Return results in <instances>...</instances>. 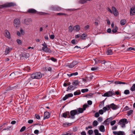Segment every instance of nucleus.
Returning a JSON list of instances; mask_svg holds the SVG:
<instances>
[{"mask_svg": "<svg viewBox=\"0 0 135 135\" xmlns=\"http://www.w3.org/2000/svg\"><path fill=\"white\" fill-rule=\"evenodd\" d=\"M78 73L77 72H76L75 73H71L70 74H68V75L69 76V77H71L72 76H76L78 75Z\"/></svg>", "mask_w": 135, "mask_h": 135, "instance_id": "nucleus-28", "label": "nucleus"}, {"mask_svg": "<svg viewBox=\"0 0 135 135\" xmlns=\"http://www.w3.org/2000/svg\"><path fill=\"white\" fill-rule=\"evenodd\" d=\"M51 9L52 11H60L61 10V8L57 6H52Z\"/></svg>", "mask_w": 135, "mask_h": 135, "instance_id": "nucleus-7", "label": "nucleus"}, {"mask_svg": "<svg viewBox=\"0 0 135 135\" xmlns=\"http://www.w3.org/2000/svg\"><path fill=\"white\" fill-rule=\"evenodd\" d=\"M80 26L78 25H77L74 27V29L75 31H78L80 30Z\"/></svg>", "mask_w": 135, "mask_h": 135, "instance_id": "nucleus-25", "label": "nucleus"}, {"mask_svg": "<svg viewBox=\"0 0 135 135\" xmlns=\"http://www.w3.org/2000/svg\"><path fill=\"white\" fill-rule=\"evenodd\" d=\"M107 53L108 55H110L112 54L113 53L112 50L110 49H108L107 51Z\"/></svg>", "mask_w": 135, "mask_h": 135, "instance_id": "nucleus-26", "label": "nucleus"}, {"mask_svg": "<svg viewBox=\"0 0 135 135\" xmlns=\"http://www.w3.org/2000/svg\"><path fill=\"white\" fill-rule=\"evenodd\" d=\"M110 108V105H106L105 107H104L103 108V109L105 112L106 110H109Z\"/></svg>", "mask_w": 135, "mask_h": 135, "instance_id": "nucleus-21", "label": "nucleus"}, {"mask_svg": "<svg viewBox=\"0 0 135 135\" xmlns=\"http://www.w3.org/2000/svg\"><path fill=\"white\" fill-rule=\"evenodd\" d=\"M124 133L123 132L119 131L118 133V135H124Z\"/></svg>", "mask_w": 135, "mask_h": 135, "instance_id": "nucleus-59", "label": "nucleus"}, {"mask_svg": "<svg viewBox=\"0 0 135 135\" xmlns=\"http://www.w3.org/2000/svg\"><path fill=\"white\" fill-rule=\"evenodd\" d=\"M86 37V35L85 34H83L81 36L80 38L81 39L85 40Z\"/></svg>", "mask_w": 135, "mask_h": 135, "instance_id": "nucleus-30", "label": "nucleus"}, {"mask_svg": "<svg viewBox=\"0 0 135 135\" xmlns=\"http://www.w3.org/2000/svg\"><path fill=\"white\" fill-rule=\"evenodd\" d=\"M113 13L114 14V15L115 16H117L118 15V12L117 11V10L115 11H114L113 12Z\"/></svg>", "mask_w": 135, "mask_h": 135, "instance_id": "nucleus-47", "label": "nucleus"}, {"mask_svg": "<svg viewBox=\"0 0 135 135\" xmlns=\"http://www.w3.org/2000/svg\"><path fill=\"white\" fill-rule=\"evenodd\" d=\"M94 61L95 62V64H97L101 62V61L100 60H98L97 59H93Z\"/></svg>", "mask_w": 135, "mask_h": 135, "instance_id": "nucleus-38", "label": "nucleus"}, {"mask_svg": "<svg viewBox=\"0 0 135 135\" xmlns=\"http://www.w3.org/2000/svg\"><path fill=\"white\" fill-rule=\"evenodd\" d=\"M127 51L135 50V48L130 47L127 49Z\"/></svg>", "mask_w": 135, "mask_h": 135, "instance_id": "nucleus-45", "label": "nucleus"}, {"mask_svg": "<svg viewBox=\"0 0 135 135\" xmlns=\"http://www.w3.org/2000/svg\"><path fill=\"white\" fill-rule=\"evenodd\" d=\"M116 123V121L115 120H113L111 121L110 123V125L111 126H113Z\"/></svg>", "mask_w": 135, "mask_h": 135, "instance_id": "nucleus-51", "label": "nucleus"}, {"mask_svg": "<svg viewBox=\"0 0 135 135\" xmlns=\"http://www.w3.org/2000/svg\"><path fill=\"white\" fill-rule=\"evenodd\" d=\"M114 83L115 84H127V83L124 82H123L119 81H116L114 82Z\"/></svg>", "mask_w": 135, "mask_h": 135, "instance_id": "nucleus-23", "label": "nucleus"}, {"mask_svg": "<svg viewBox=\"0 0 135 135\" xmlns=\"http://www.w3.org/2000/svg\"><path fill=\"white\" fill-rule=\"evenodd\" d=\"M71 43L73 44H77L75 40L74 39H73L71 40Z\"/></svg>", "mask_w": 135, "mask_h": 135, "instance_id": "nucleus-57", "label": "nucleus"}, {"mask_svg": "<svg viewBox=\"0 0 135 135\" xmlns=\"http://www.w3.org/2000/svg\"><path fill=\"white\" fill-rule=\"evenodd\" d=\"M71 125V123H64L63 124V126L64 127H68L69 126H70Z\"/></svg>", "mask_w": 135, "mask_h": 135, "instance_id": "nucleus-41", "label": "nucleus"}, {"mask_svg": "<svg viewBox=\"0 0 135 135\" xmlns=\"http://www.w3.org/2000/svg\"><path fill=\"white\" fill-rule=\"evenodd\" d=\"M88 89H83L81 90V92L82 93H84L88 92Z\"/></svg>", "mask_w": 135, "mask_h": 135, "instance_id": "nucleus-40", "label": "nucleus"}, {"mask_svg": "<svg viewBox=\"0 0 135 135\" xmlns=\"http://www.w3.org/2000/svg\"><path fill=\"white\" fill-rule=\"evenodd\" d=\"M88 133L89 135H91L93 134V132L92 130H89L88 131Z\"/></svg>", "mask_w": 135, "mask_h": 135, "instance_id": "nucleus-50", "label": "nucleus"}, {"mask_svg": "<svg viewBox=\"0 0 135 135\" xmlns=\"http://www.w3.org/2000/svg\"><path fill=\"white\" fill-rule=\"evenodd\" d=\"M130 15L132 16L135 15V6L132 7L130 9Z\"/></svg>", "mask_w": 135, "mask_h": 135, "instance_id": "nucleus-11", "label": "nucleus"}, {"mask_svg": "<svg viewBox=\"0 0 135 135\" xmlns=\"http://www.w3.org/2000/svg\"><path fill=\"white\" fill-rule=\"evenodd\" d=\"M50 116L49 113V112H45L44 114V119L49 118Z\"/></svg>", "mask_w": 135, "mask_h": 135, "instance_id": "nucleus-15", "label": "nucleus"}, {"mask_svg": "<svg viewBox=\"0 0 135 135\" xmlns=\"http://www.w3.org/2000/svg\"><path fill=\"white\" fill-rule=\"evenodd\" d=\"M74 30V27H73L71 25L69 26L68 28L69 32H72Z\"/></svg>", "mask_w": 135, "mask_h": 135, "instance_id": "nucleus-31", "label": "nucleus"}, {"mask_svg": "<svg viewBox=\"0 0 135 135\" xmlns=\"http://www.w3.org/2000/svg\"><path fill=\"white\" fill-rule=\"evenodd\" d=\"M27 12L30 13H37V11L35 9L33 8L29 9L28 11Z\"/></svg>", "mask_w": 135, "mask_h": 135, "instance_id": "nucleus-16", "label": "nucleus"}, {"mask_svg": "<svg viewBox=\"0 0 135 135\" xmlns=\"http://www.w3.org/2000/svg\"><path fill=\"white\" fill-rule=\"evenodd\" d=\"M30 68L29 67L27 66L25 68L23 69L24 70H30Z\"/></svg>", "mask_w": 135, "mask_h": 135, "instance_id": "nucleus-52", "label": "nucleus"}, {"mask_svg": "<svg viewBox=\"0 0 135 135\" xmlns=\"http://www.w3.org/2000/svg\"><path fill=\"white\" fill-rule=\"evenodd\" d=\"M98 120L99 122H101L102 121V117H100L98 118Z\"/></svg>", "mask_w": 135, "mask_h": 135, "instance_id": "nucleus-58", "label": "nucleus"}, {"mask_svg": "<svg viewBox=\"0 0 135 135\" xmlns=\"http://www.w3.org/2000/svg\"><path fill=\"white\" fill-rule=\"evenodd\" d=\"M118 30V28L117 26H115V28L114 29L112 30V32L113 33H115L117 32Z\"/></svg>", "mask_w": 135, "mask_h": 135, "instance_id": "nucleus-39", "label": "nucleus"}, {"mask_svg": "<svg viewBox=\"0 0 135 135\" xmlns=\"http://www.w3.org/2000/svg\"><path fill=\"white\" fill-rule=\"evenodd\" d=\"M32 78L31 77H31L29 78L27 80V84H28L30 82V81L32 80Z\"/></svg>", "mask_w": 135, "mask_h": 135, "instance_id": "nucleus-61", "label": "nucleus"}, {"mask_svg": "<svg viewBox=\"0 0 135 135\" xmlns=\"http://www.w3.org/2000/svg\"><path fill=\"white\" fill-rule=\"evenodd\" d=\"M57 15L59 16H61V15H65V14L64 13H57L56 14Z\"/></svg>", "mask_w": 135, "mask_h": 135, "instance_id": "nucleus-56", "label": "nucleus"}, {"mask_svg": "<svg viewBox=\"0 0 135 135\" xmlns=\"http://www.w3.org/2000/svg\"><path fill=\"white\" fill-rule=\"evenodd\" d=\"M69 112L68 111L62 114V117L65 118L69 117Z\"/></svg>", "mask_w": 135, "mask_h": 135, "instance_id": "nucleus-19", "label": "nucleus"}, {"mask_svg": "<svg viewBox=\"0 0 135 135\" xmlns=\"http://www.w3.org/2000/svg\"><path fill=\"white\" fill-rule=\"evenodd\" d=\"M130 90L133 91L135 90V84H133L130 88Z\"/></svg>", "mask_w": 135, "mask_h": 135, "instance_id": "nucleus-32", "label": "nucleus"}, {"mask_svg": "<svg viewBox=\"0 0 135 135\" xmlns=\"http://www.w3.org/2000/svg\"><path fill=\"white\" fill-rule=\"evenodd\" d=\"M45 70L46 71H48L51 72L52 71V68L50 67H49L48 68H45Z\"/></svg>", "mask_w": 135, "mask_h": 135, "instance_id": "nucleus-43", "label": "nucleus"}, {"mask_svg": "<svg viewBox=\"0 0 135 135\" xmlns=\"http://www.w3.org/2000/svg\"><path fill=\"white\" fill-rule=\"evenodd\" d=\"M42 45L43 47L42 48V50L46 52H51V51L50 49L47 47V45L45 42H44V44H42Z\"/></svg>", "mask_w": 135, "mask_h": 135, "instance_id": "nucleus-2", "label": "nucleus"}, {"mask_svg": "<svg viewBox=\"0 0 135 135\" xmlns=\"http://www.w3.org/2000/svg\"><path fill=\"white\" fill-rule=\"evenodd\" d=\"M21 57H24V58H25L27 59L28 58L29 56V54L28 53L26 52H23L21 54Z\"/></svg>", "mask_w": 135, "mask_h": 135, "instance_id": "nucleus-18", "label": "nucleus"}, {"mask_svg": "<svg viewBox=\"0 0 135 135\" xmlns=\"http://www.w3.org/2000/svg\"><path fill=\"white\" fill-rule=\"evenodd\" d=\"M73 94L72 93H69L66 95L65 96L63 97V99L64 101L66 100L68 98L72 97H73Z\"/></svg>", "mask_w": 135, "mask_h": 135, "instance_id": "nucleus-13", "label": "nucleus"}, {"mask_svg": "<svg viewBox=\"0 0 135 135\" xmlns=\"http://www.w3.org/2000/svg\"><path fill=\"white\" fill-rule=\"evenodd\" d=\"M15 4L14 3H8L5 4L4 5L0 6V9L5 7H10L14 6H15Z\"/></svg>", "mask_w": 135, "mask_h": 135, "instance_id": "nucleus-5", "label": "nucleus"}, {"mask_svg": "<svg viewBox=\"0 0 135 135\" xmlns=\"http://www.w3.org/2000/svg\"><path fill=\"white\" fill-rule=\"evenodd\" d=\"M26 127L25 126H24L20 130V132H21L23 131L26 129Z\"/></svg>", "mask_w": 135, "mask_h": 135, "instance_id": "nucleus-48", "label": "nucleus"}, {"mask_svg": "<svg viewBox=\"0 0 135 135\" xmlns=\"http://www.w3.org/2000/svg\"><path fill=\"white\" fill-rule=\"evenodd\" d=\"M20 21L19 19H15L14 21V26L16 27H18L20 25Z\"/></svg>", "mask_w": 135, "mask_h": 135, "instance_id": "nucleus-8", "label": "nucleus"}, {"mask_svg": "<svg viewBox=\"0 0 135 135\" xmlns=\"http://www.w3.org/2000/svg\"><path fill=\"white\" fill-rule=\"evenodd\" d=\"M12 47H7L5 51V54H7L9 53L10 51L12 50Z\"/></svg>", "mask_w": 135, "mask_h": 135, "instance_id": "nucleus-17", "label": "nucleus"}, {"mask_svg": "<svg viewBox=\"0 0 135 135\" xmlns=\"http://www.w3.org/2000/svg\"><path fill=\"white\" fill-rule=\"evenodd\" d=\"M99 129L102 132H104L105 131L104 126L103 125H101Z\"/></svg>", "mask_w": 135, "mask_h": 135, "instance_id": "nucleus-27", "label": "nucleus"}, {"mask_svg": "<svg viewBox=\"0 0 135 135\" xmlns=\"http://www.w3.org/2000/svg\"><path fill=\"white\" fill-rule=\"evenodd\" d=\"M77 63L78 62L77 61H74L69 65H67V66L69 68H72L74 67Z\"/></svg>", "mask_w": 135, "mask_h": 135, "instance_id": "nucleus-10", "label": "nucleus"}, {"mask_svg": "<svg viewBox=\"0 0 135 135\" xmlns=\"http://www.w3.org/2000/svg\"><path fill=\"white\" fill-rule=\"evenodd\" d=\"M35 117L37 119H40V116L38 115L35 114Z\"/></svg>", "mask_w": 135, "mask_h": 135, "instance_id": "nucleus-60", "label": "nucleus"}, {"mask_svg": "<svg viewBox=\"0 0 135 135\" xmlns=\"http://www.w3.org/2000/svg\"><path fill=\"white\" fill-rule=\"evenodd\" d=\"M32 19L31 18H26L22 21V23L24 25H28L32 22Z\"/></svg>", "mask_w": 135, "mask_h": 135, "instance_id": "nucleus-4", "label": "nucleus"}, {"mask_svg": "<svg viewBox=\"0 0 135 135\" xmlns=\"http://www.w3.org/2000/svg\"><path fill=\"white\" fill-rule=\"evenodd\" d=\"M126 23V21L125 20H122L120 21V24L122 25H124Z\"/></svg>", "mask_w": 135, "mask_h": 135, "instance_id": "nucleus-29", "label": "nucleus"}, {"mask_svg": "<svg viewBox=\"0 0 135 135\" xmlns=\"http://www.w3.org/2000/svg\"><path fill=\"white\" fill-rule=\"evenodd\" d=\"M124 93L125 94L127 95L130 93V91L128 90H126L124 91Z\"/></svg>", "mask_w": 135, "mask_h": 135, "instance_id": "nucleus-44", "label": "nucleus"}, {"mask_svg": "<svg viewBox=\"0 0 135 135\" xmlns=\"http://www.w3.org/2000/svg\"><path fill=\"white\" fill-rule=\"evenodd\" d=\"M112 12H113L114 11H117V9H116V8L114 7H112Z\"/></svg>", "mask_w": 135, "mask_h": 135, "instance_id": "nucleus-63", "label": "nucleus"}, {"mask_svg": "<svg viewBox=\"0 0 135 135\" xmlns=\"http://www.w3.org/2000/svg\"><path fill=\"white\" fill-rule=\"evenodd\" d=\"M79 82H78V80H75L73 83V85L76 86L79 84Z\"/></svg>", "mask_w": 135, "mask_h": 135, "instance_id": "nucleus-33", "label": "nucleus"}, {"mask_svg": "<svg viewBox=\"0 0 135 135\" xmlns=\"http://www.w3.org/2000/svg\"><path fill=\"white\" fill-rule=\"evenodd\" d=\"M81 94V91L80 90H78L75 91L74 93V95H79Z\"/></svg>", "mask_w": 135, "mask_h": 135, "instance_id": "nucleus-34", "label": "nucleus"}, {"mask_svg": "<svg viewBox=\"0 0 135 135\" xmlns=\"http://www.w3.org/2000/svg\"><path fill=\"white\" fill-rule=\"evenodd\" d=\"M114 93L112 91H109L105 93L102 96L104 97H111L113 95H115Z\"/></svg>", "mask_w": 135, "mask_h": 135, "instance_id": "nucleus-6", "label": "nucleus"}, {"mask_svg": "<svg viewBox=\"0 0 135 135\" xmlns=\"http://www.w3.org/2000/svg\"><path fill=\"white\" fill-rule=\"evenodd\" d=\"M110 108H112L113 110L117 109L118 108V107L114 103H112L110 105Z\"/></svg>", "mask_w": 135, "mask_h": 135, "instance_id": "nucleus-14", "label": "nucleus"}, {"mask_svg": "<svg viewBox=\"0 0 135 135\" xmlns=\"http://www.w3.org/2000/svg\"><path fill=\"white\" fill-rule=\"evenodd\" d=\"M99 113L97 112L95 113L94 115L95 117H98L99 116Z\"/></svg>", "mask_w": 135, "mask_h": 135, "instance_id": "nucleus-62", "label": "nucleus"}, {"mask_svg": "<svg viewBox=\"0 0 135 135\" xmlns=\"http://www.w3.org/2000/svg\"><path fill=\"white\" fill-rule=\"evenodd\" d=\"M87 103L88 104L91 105L92 104V102L91 100H88L87 102Z\"/></svg>", "mask_w": 135, "mask_h": 135, "instance_id": "nucleus-64", "label": "nucleus"}, {"mask_svg": "<svg viewBox=\"0 0 135 135\" xmlns=\"http://www.w3.org/2000/svg\"><path fill=\"white\" fill-rule=\"evenodd\" d=\"M98 124V123L97 120H94L93 122V125L94 127L97 126Z\"/></svg>", "mask_w": 135, "mask_h": 135, "instance_id": "nucleus-37", "label": "nucleus"}, {"mask_svg": "<svg viewBox=\"0 0 135 135\" xmlns=\"http://www.w3.org/2000/svg\"><path fill=\"white\" fill-rule=\"evenodd\" d=\"M98 68L97 67H92L91 68V70L93 71H95V70H97L98 69Z\"/></svg>", "mask_w": 135, "mask_h": 135, "instance_id": "nucleus-55", "label": "nucleus"}, {"mask_svg": "<svg viewBox=\"0 0 135 135\" xmlns=\"http://www.w3.org/2000/svg\"><path fill=\"white\" fill-rule=\"evenodd\" d=\"M88 106V105L86 104H84L83 105V108H82V109H83L84 111L86 109L87 107Z\"/></svg>", "mask_w": 135, "mask_h": 135, "instance_id": "nucleus-49", "label": "nucleus"}, {"mask_svg": "<svg viewBox=\"0 0 135 135\" xmlns=\"http://www.w3.org/2000/svg\"><path fill=\"white\" fill-rule=\"evenodd\" d=\"M88 0H81L80 1V3L82 4H84L86 3Z\"/></svg>", "mask_w": 135, "mask_h": 135, "instance_id": "nucleus-46", "label": "nucleus"}, {"mask_svg": "<svg viewBox=\"0 0 135 135\" xmlns=\"http://www.w3.org/2000/svg\"><path fill=\"white\" fill-rule=\"evenodd\" d=\"M76 114H78L77 109L72 110L69 113V117H68V118L74 119L75 118V115Z\"/></svg>", "mask_w": 135, "mask_h": 135, "instance_id": "nucleus-3", "label": "nucleus"}, {"mask_svg": "<svg viewBox=\"0 0 135 135\" xmlns=\"http://www.w3.org/2000/svg\"><path fill=\"white\" fill-rule=\"evenodd\" d=\"M5 32L6 33V37L8 39H10L11 36L9 32L7 30H6L5 31Z\"/></svg>", "mask_w": 135, "mask_h": 135, "instance_id": "nucleus-20", "label": "nucleus"}, {"mask_svg": "<svg viewBox=\"0 0 135 135\" xmlns=\"http://www.w3.org/2000/svg\"><path fill=\"white\" fill-rule=\"evenodd\" d=\"M120 124H127L128 123V122L127 121V120L126 119L124 118L121 119L119 122Z\"/></svg>", "mask_w": 135, "mask_h": 135, "instance_id": "nucleus-12", "label": "nucleus"}, {"mask_svg": "<svg viewBox=\"0 0 135 135\" xmlns=\"http://www.w3.org/2000/svg\"><path fill=\"white\" fill-rule=\"evenodd\" d=\"M42 77V74L40 72H36L31 75V77L32 79H39Z\"/></svg>", "mask_w": 135, "mask_h": 135, "instance_id": "nucleus-1", "label": "nucleus"}, {"mask_svg": "<svg viewBox=\"0 0 135 135\" xmlns=\"http://www.w3.org/2000/svg\"><path fill=\"white\" fill-rule=\"evenodd\" d=\"M16 41L18 44L19 45H21V44L22 42L21 40L19 39H18L16 40Z\"/></svg>", "mask_w": 135, "mask_h": 135, "instance_id": "nucleus-53", "label": "nucleus"}, {"mask_svg": "<svg viewBox=\"0 0 135 135\" xmlns=\"http://www.w3.org/2000/svg\"><path fill=\"white\" fill-rule=\"evenodd\" d=\"M77 110L78 114L80 113H83L84 111L83 109H82V108H78Z\"/></svg>", "mask_w": 135, "mask_h": 135, "instance_id": "nucleus-24", "label": "nucleus"}, {"mask_svg": "<svg viewBox=\"0 0 135 135\" xmlns=\"http://www.w3.org/2000/svg\"><path fill=\"white\" fill-rule=\"evenodd\" d=\"M133 112V110H130L128 111L127 112V115L128 116H129Z\"/></svg>", "mask_w": 135, "mask_h": 135, "instance_id": "nucleus-42", "label": "nucleus"}, {"mask_svg": "<svg viewBox=\"0 0 135 135\" xmlns=\"http://www.w3.org/2000/svg\"><path fill=\"white\" fill-rule=\"evenodd\" d=\"M75 88V87L73 85H70L68 87V88L67 90H66V91H68L69 90H73Z\"/></svg>", "mask_w": 135, "mask_h": 135, "instance_id": "nucleus-22", "label": "nucleus"}, {"mask_svg": "<svg viewBox=\"0 0 135 135\" xmlns=\"http://www.w3.org/2000/svg\"><path fill=\"white\" fill-rule=\"evenodd\" d=\"M94 132L95 135H101V134L99 133L98 130L97 129H95L94 131Z\"/></svg>", "mask_w": 135, "mask_h": 135, "instance_id": "nucleus-36", "label": "nucleus"}, {"mask_svg": "<svg viewBox=\"0 0 135 135\" xmlns=\"http://www.w3.org/2000/svg\"><path fill=\"white\" fill-rule=\"evenodd\" d=\"M18 73L17 72H14L11 73L10 76L12 77V78H15L18 77L17 75Z\"/></svg>", "mask_w": 135, "mask_h": 135, "instance_id": "nucleus-9", "label": "nucleus"}, {"mask_svg": "<svg viewBox=\"0 0 135 135\" xmlns=\"http://www.w3.org/2000/svg\"><path fill=\"white\" fill-rule=\"evenodd\" d=\"M108 119H106L104 122V123L103 124H105L106 125H108L109 124L110 122H109V121H108Z\"/></svg>", "mask_w": 135, "mask_h": 135, "instance_id": "nucleus-35", "label": "nucleus"}, {"mask_svg": "<svg viewBox=\"0 0 135 135\" xmlns=\"http://www.w3.org/2000/svg\"><path fill=\"white\" fill-rule=\"evenodd\" d=\"M89 25H87L85 26L84 27V29L85 30H87L89 28Z\"/></svg>", "mask_w": 135, "mask_h": 135, "instance_id": "nucleus-54", "label": "nucleus"}]
</instances>
